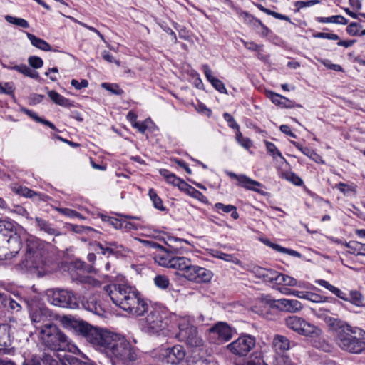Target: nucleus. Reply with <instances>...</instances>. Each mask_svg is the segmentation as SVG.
<instances>
[{
  "label": "nucleus",
  "mask_w": 365,
  "mask_h": 365,
  "mask_svg": "<svg viewBox=\"0 0 365 365\" xmlns=\"http://www.w3.org/2000/svg\"><path fill=\"white\" fill-rule=\"evenodd\" d=\"M76 323L78 331L86 340L104 351L113 363L127 364L136 359L134 349L123 336L84 322Z\"/></svg>",
  "instance_id": "f257e3e1"
},
{
  "label": "nucleus",
  "mask_w": 365,
  "mask_h": 365,
  "mask_svg": "<svg viewBox=\"0 0 365 365\" xmlns=\"http://www.w3.org/2000/svg\"><path fill=\"white\" fill-rule=\"evenodd\" d=\"M104 289L115 304L133 316H142L148 310V304L134 287L114 284Z\"/></svg>",
  "instance_id": "f03ea898"
},
{
  "label": "nucleus",
  "mask_w": 365,
  "mask_h": 365,
  "mask_svg": "<svg viewBox=\"0 0 365 365\" xmlns=\"http://www.w3.org/2000/svg\"><path fill=\"white\" fill-rule=\"evenodd\" d=\"M324 322L334 332L338 346L344 351L351 354H360L365 351V341L354 334L365 333L362 329L352 327L346 322L331 317H325Z\"/></svg>",
  "instance_id": "7ed1b4c3"
},
{
  "label": "nucleus",
  "mask_w": 365,
  "mask_h": 365,
  "mask_svg": "<svg viewBox=\"0 0 365 365\" xmlns=\"http://www.w3.org/2000/svg\"><path fill=\"white\" fill-rule=\"evenodd\" d=\"M44 242L34 236L30 235L26 239V251L22 263L25 268L36 272L38 277L50 272Z\"/></svg>",
  "instance_id": "20e7f679"
},
{
  "label": "nucleus",
  "mask_w": 365,
  "mask_h": 365,
  "mask_svg": "<svg viewBox=\"0 0 365 365\" xmlns=\"http://www.w3.org/2000/svg\"><path fill=\"white\" fill-rule=\"evenodd\" d=\"M40 336L43 344L51 350L68 349V337L53 324L41 329Z\"/></svg>",
  "instance_id": "39448f33"
},
{
  "label": "nucleus",
  "mask_w": 365,
  "mask_h": 365,
  "mask_svg": "<svg viewBox=\"0 0 365 365\" xmlns=\"http://www.w3.org/2000/svg\"><path fill=\"white\" fill-rule=\"evenodd\" d=\"M138 240L145 245H148L151 247L160 248V250L158 253H157L155 255L154 259L155 262H157L159 265L168 268L172 267L175 255L180 254L182 252V250L183 249V246L182 245V244H189L188 242L186 240L178 239L175 241L180 243V247H171L170 250H165V248L162 247L160 245H159L155 242L140 239H138Z\"/></svg>",
  "instance_id": "423d86ee"
},
{
  "label": "nucleus",
  "mask_w": 365,
  "mask_h": 365,
  "mask_svg": "<svg viewBox=\"0 0 365 365\" xmlns=\"http://www.w3.org/2000/svg\"><path fill=\"white\" fill-rule=\"evenodd\" d=\"M178 329L179 340L185 342L188 346L197 348L204 345V340L198 334L197 328L191 324L189 319L181 318L178 322Z\"/></svg>",
  "instance_id": "0eeeda50"
},
{
  "label": "nucleus",
  "mask_w": 365,
  "mask_h": 365,
  "mask_svg": "<svg viewBox=\"0 0 365 365\" xmlns=\"http://www.w3.org/2000/svg\"><path fill=\"white\" fill-rule=\"evenodd\" d=\"M285 324L288 328L304 336L317 337L322 332L319 328L297 316L286 318Z\"/></svg>",
  "instance_id": "6e6552de"
},
{
  "label": "nucleus",
  "mask_w": 365,
  "mask_h": 365,
  "mask_svg": "<svg viewBox=\"0 0 365 365\" xmlns=\"http://www.w3.org/2000/svg\"><path fill=\"white\" fill-rule=\"evenodd\" d=\"M50 303L63 308L74 309L77 307L76 297L72 292L61 289H53L47 291Z\"/></svg>",
  "instance_id": "1a4fd4ad"
},
{
  "label": "nucleus",
  "mask_w": 365,
  "mask_h": 365,
  "mask_svg": "<svg viewBox=\"0 0 365 365\" xmlns=\"http://www.w3.org/2000/svg\"><path fill=\"white\" fill-rule=\"evenodd\" d=\"M255 346V339L250 335H243L227 346L234 354L242 356L247 355Z\"/></svg>",
  "instance_id": "9d476101"
},
{
  "label": "nucleus",
  "mask_w": 365,
  "mask_h": 365,
  "mask_svg": "<svg viewBox=\"0 0 365 365\" xmlns=\"http://www.w3.org/2000/svg\"><path fill=\"white\" fill-rule=\"evenodd\" d=\"M210 340L216 344L229 341L232 338V329L225 322H219L208 329Z\"/></svg>",
  "instance_id": "9b49d317"
},
{
  "label": "nucleus",
  "mask_w": 365,
  "mask_h": 365,
  "mask_svg": "<svg viewBox=\"0 0 365 365\" xmlns=\"http://www.w3.org/2000/svg\"><path fill=\"white\" fill-rule=\"evenodd\" d=\"M19 237H14L0 240V259H8L14 257L21 250Z\"/></svg>",
  "instance_id": "f8f14e48"
},
{
  "label": "nucleus",
  "mask_w": 365,
  "mask_h": 365,
  "mask_svg": "<svg viewBox=\"0 0 365 365\" xmlns=\"http://www.w3.org/2000/svg\"><path fill=\"white\" fill-rule=\"evenodd\" d=\"M165 326L166 322L163 321L160 312L158 310H152L145 318L143 329L148 333L154 334L163 329Z\"/></svg>",
  "instance_id": "ddd939ff"
},
{
  "label": "nucleus",
  "mask_w": 365,
  "mask_h": 365,
  "mask_svg": "<svg viewBox=\"0 0 365 365\" xmlns=\"http://www.w3.org/2000/svg\"><path fill=\"white\" fill-rule=\"evenodd\" d=\"M25 230L22 227L17 225L15 222L9 220H0V240L14 237H19Z\"/></svg>",
  "instance_id": "4468645a"
},
{
  "label": "nucleus",
  "mask_w": 365,
  "mask_h": 365,
  "mask_svg": "<svg viewBox=\"0 0 365 365\" xmlns=\"http://www.w3.org/2000/svg\"><path fill=\"white\" fill-rule=\"evenodd\" d=\"M30 317L32 323L40 332L44 327L53 324V323L51 322V314L47 309L39 308L35 309L31 313Z\"/></svg>",
  "instance_id": "2eb2a0df"
},
{
  "label": "nucleus",
  "mask_w": 365,
  "mask_h": 365,
  "mask_svg": "<svg viewBox=\"0 0 365 365\" xmlns=\"http://www.w3.org/2000/svg\"><path fill=\"white\" fill-rule=\"evenodd\" d=\"M96 247L101 250V253L108 257L110 255H125L128 250L122 245L115 242L106 241L103 243L96 242Z\"/></svg>",
  "instance_id": "dca6fc26"
},
{
  "label": "nucleus",
  "mask_w": 365,
  "mask_h": 365,
  "mask_svg": "<svg viewBox=\"0 0 365 365\" xmlns=\"http://www.w3.org/2000/svg\"><path fill=\"white\" fill-rule=\"evenodd\" d=\"M274 307L282 312L295 313L302 309L303 306L297 299H280L274 302Z\"/></svg>",
  "instance_id": "f3484780"
},
{
  "label": "nucleus",
  "mask_w": 365,
  "mask_h": 365,
  "mask_svg": "<svg viewBox=\"0 0 365 365\" xmlns=\"http://www.w3.org/2000/svg\"><path fill=\"white\" fill-rule=\"evenodd\" d=\"M202 68L207 81L212 85V86L222 93H227V91L225 84L220 79L212 76V72L208 65H203Z\"/></svg>",
  "instance_id": "a211bd4d"
},
{
  "label": "nucleus",
  "mask_w": 365,
  "mask_h": 365,
  "mask_svg": "<svg viewBox=\"0 0 365 365\" xmlns=\"http://www.w3.org/2000/svg\"><path fill=\"white\" fill-rule=\"evenodd\" d=\"M267 96L272 101V102L281 108H291L294 106V103L287 98L274 93L272 91H266Z\"/></svg>",
  "instance_id": "6ab92c4d"
},
{
  "label": "nucleus",
  "mask_w": 365,
  "mask_h": 365,
  "mask_svg": "<svg viewBox=\"0 0 365 365\" xmlns=\"http://www.w3.org/2000/svg\"><path fill=\"white\" fill-rule=\"evenodd\" d=\"M251 272L258 278L267 282H274L276 271L267 269L258 266H254Z\"/></svg>",
  "instance_id": "aec40b11"
},
{
  "label": "nucleus",
  "mask_w": 365,
  "mask_h": 365,
  "mask_svg": "<svg viewBox=\"0 0 365 365\" xmlns=\"http://www.w3.org/2000/svg\"><path fill=\"white\" fill-rule=\"evenodd\" d=\"M0 305L11 312L21 311V304L5 293L0 292Z\"/></svg>",
  "instance_id": "412c9836"
},
{
  "label": "nucleus",
  "mask_w": 365,
  "mask_h": 365,
  "mask_svg": "<svg viewBox=\"0 0 365 365\" xmlns=\"http://www.w3.org/2000/svg\"><path fill=\"white\" fill-rule=\"evenodd\" d=\"M185 356V351L181 345L174 346L168 354V360L171 364H178Z\"/></svg>",
  "instance_id": "4be33fe9"
},
{
  "label": "nucleus",
  "mask_w": 365,
  "mask_h": 365,
  "mask_svg": "<svg viewBox=\"0 0 365 365\" xmlns=\"http://www.w3.org/2000/svg\"><path fill=\"white\" fill-rule=\"evenodd\" d=\"M160 174L165 179V180L175 186H178L180 189H185L188 185L180 178L175 176V174L170 173L166 169L160 170Z\"/></svg>",
  "instance_id": "5701e85b"
},
{
  "label": "nucleus",
  "mask_w": 365,
  "mask_h": 365,
  "mask_svg": "<svg viewBox=\"0 0 365 365\" xmlns=\"http://www.w3.org/2000/svg\"><path fill=\"white\" fill-rule=\"evenodd\" d=\"M272 346L275 351L279 354V352H284L289 349L290 341L287 337L277 334L273 338Z\"/></svg>",
  "instance_id": "b1692460"
},
{
  "label": "nucleus",
  "mask_w": 365,
  "mask_h": 365,
  "mask_svg": "<svg viewBox=\"0 0 365 365\" xmlns=\"http://www.w3.org/2000/svg\"><path fill=\"white\" fill-rule=\"evenodd\" d=\"M191 264L192 263L190 259L185 257L177 256V255H175L171 268L182 271L183 272V276H185L187 270Z\"/></svg>",
  "instance_id": "393cba45"
},
{
  "label": "nucleus",
  "mask_w": 365,
  "mask_h": 365,
  "mask_svg": "<svg viewBox=\"0 0 365 365\" xmlns=\"http://www.w3.org/2000/svg\"><path fill=\"white\" fill-rule=\"evenodd\" d=\"M239 185L247 190L260 192V190H258L257 187H261L262 185L258 181L254 180L243 175V176L240 177Z\"/></svg>",
  "instance_id": "a878e982"
},
{
  "label": "nucleus",
  "mask_w": 365,
  "mask_h": 365,
  "mask_svg": "<svg viewBox=\"0 0 365 365\" xmlns=\"http://www.w3.org/2000/svg\"><path fill=\"white\" fill-rule=\"evenodd\" d=\"M274 282L280 285H286L290 287L297 286V280L288 275L276 272Z\"/></svg>",
  "instance_id": "bb28decb"
},
{
  "label": "nucleus",
  "mask_w": 365,
  "mask_h": 365,
  "mask_svg": "<svg viewBox=\"0 0 365 365\" xmlns=\"http://www.w3.org/2000/svg\"><path fill=\"white\" fill-rule=\"evenodd\" d=\"M210 254L215 258H218L226 262H232L241 266L242 267H244L242 262L232 255L226 254L217 250H211Z\"/></svg>",
  "instance_id": "cd10ccee"
},
{
  "label": "nucleus",
  "mask_w": 365,
  "mask_h": 365,
  "mask_svg": "<svg viewBox=\"0 0 365 365\" xmlns=\"http://www.w3.org/2000/svg\"><path fill=\"white\" fill-rule=\"evenodd\" d=\"M316 282L319 285L329 289L330 292H331L333 294H334L339 298H340L344 301H349V298L346 297V294L344 292H343L339 289L335 287L334 286L331 285L327 281L324 280V279H319Z\"/></svg>",
  "instance_id": "c85d7f7f"
},
{
  "label": "nucleus",
  "mask_w": 365,
  "mask_h": 365,
  "mask_svg": "<svg viewBox=\"0 0 365 365\" xmlns=\"http://www.w3.org/2000/svg\"><path fill=\"white\" fill-rule=\"evenodd\" d=\"M26 36L34 46L44 51H51V46L44 40L37 38L30 33H26Z\"/></svg>",
  "instance_id": "c756f323"
},
{
  "label": "nucleus",
  "mask_w": 365,
  "mask_h": 365,
  "mask_svg": "<svg viewBox=\"0 0 365 365\" xmlns=\"http://www.w3.org/2000/svg\"><path fill=\"white\" fill-rule=\"evenodd\" d=\"M17 192L20 195H22L24 197H29V198L36 197L38 200H41V201H46V199L48 198V196H46V195L41 194V193H37L26 187H20L18 189Z\"/></svg>",
  "instance_id": "7c9ffc66"
},
{
  "label": "nucleus",
  "mask_w": 365,
  "mask_h": 365,
  "mask_svg": "<svg viewBox=\"0 0 365 365\" xmlns=\"http://www.w3.org/2000/svg\"><path fill=\"white\" fill-rule=\"evenodd\" d=\"M10 327L8 324H0V346L6 347L10 346Z\"/></svg>",
  "instance_id": "2f4dec72"
},
{
  "label": "nucleus",
  "mask_w": 365,
  "mask_h": 365,
  "mask_svg": "<svg viewBox=\"0 0 365 365\" xmlns=\"http://www.w3.org/2000/svg\"><path fill=\"white\" fill-rule=\"evenodd\" d=\"M35 220L40 230H43L44 232L51 235H59V232L55 228H53L52 225L49 224L47 221L38 217H36Z\"/></svg>",
  "instance_id": "473e14b6"
},
{
  "label": "nucleus",
  "mask_w": 365,
  "mask_h": 365,
  "mask_svg": "<svg viewBox=\"0 0 365 365\" xmlns=\"http://www.w3.org/2000/svg\"><path fill=\"white\" fill-rule=\"evenodd\" d=\"M245 20L247 21L250 24H252L253 26L255 28L260 27L261 28V34L264 36L268 35L269 30L259 20L255 19L252 16L248 15V14H245Z\"/></svg>",
  "instance_id": "72a5a7b5"
},
{
  "label": "nucleus",
  "mask_w": 365,
  "mask_h": 365,
  "mask_svg": "<svg viewBox=\"0 0 365 365\" xmlns=\"http://www.w3.org/2000/svg\"><path fill=\"white\" fill-rule=\"evenodd\" d=\"M48 95L51 100L57 105L62 106H68L70 104L69 101L67 98L60 95L55 91H49L48 92Z\"/></svg>",
  "instance_id": "f704fd0d"
},
{
  "label": "nucleus",
  "mask_w": 365,
  "mask_h": 365,
  "mask_svg": "<svg viewBox=\"0 0 365 365\" xmlns=\"http://www.w3.org/2000/svg\"><path fill=\"white\" fill-rule=\"evenodd\" d=\"M317 21L321 23H336L343 25L348 23L347 19L340 15L332 16L330 17H317Z\"/></svg>",
  "instance_id": "c9c22d12"
},
{
  "label": "nucleus",
  "mask_w": 365,
  "mask_h": 365,
  "mask_svg": "<svg viewBox=\"0 0 365 365\" xmlns=\"http://www.w3.org/2000/svg\"><path fill=\"white\" fill-rule=\"evenodd\" d=\"M212 273L211 271L200 267V269H198V273L195 282L197 283L208 282L212 279Z\"/></svg>",
  "instance_id": "e433bc0d"
},
{
  "label": "nucleus",
  "mask_w": 365,
  "mask_h": 365,
  "mask_svg": "<svg viewBox=\"0 0 365 365\" xmlns=\"http://www.w3.org/2000/svg\"><path fill=\"white\" fill-rule=\"evenodd\" d=\"M215 207L217 210H222L224 212L228 213L232 212L231 216L233 219L237 220L239 217V215L237 212L236 207L231 205H224L222 203L218 202L216 203Z\"/></svg>",
  "instance_id": "4c0bfd02"
},
{
  "label": "nucleus",
  "mask_w": 365,
  "mask_h": 365,
  "mask_svg": "<svg viewBox=\"0 0 365 365\" xmlns=\"http://www.w3.org/2000/svg\"><path fill=\"white\" fill-rule=\"evenodd\" d=\"M273 365H296L290 358L285 354H277L274 356Z\"/></svg>",
  "instance_id": "58836bf2"
},
{
  "label": "nucleus",
  "mask_w": 365,
  "mask_h": 365,
  "mask_svg": "<svg viewBox=\"0 0 365 365\" xmlns=\"http://www.w3.org/2000/svg\"><path fill=\"white\" fill-rule=\"evenodd\" d=\"M148 195L152 200L153 205L155 208L160 210H164L165 207L163 205V202L161 199L158 197L156 192L153 189H150L148 192Z\"/></svg>",
  "instance_id": "ea45409f"
},
{
  "label": "nucleus",
  "mask_w": 365,
  "mask_h": 365,
  "mask_svg": "<svg viewBox=\"0 0 365 365\" xmlns=\"http://www.w3.org/2000/svg\"><path fill=\"white\" fill-rule=\"evenodd\" d=\"M5 19L9 23L22 28H28L29 26L28 21L24 19L16 18L9 15L6 16Z\"/></svg>",
  "instance_id": "a19ab883"
},
{
  "label": "nucleus",
  "mask_w": 365,
  "mask_h": 365,
  "mask_svg": "<svg viewBox=\"0 0 365 365\" xmlns=\"http://www.w3.org/2000/svg\"><path fill=\"white\" fill-rule=\"evenodd\" d=\"M56 210L59 213L68 216L69 217H78L80 219H84V217L80 213L69 208L58 207L56 208Z\"/></svg>",
  "instance_id": "79ce46f5"
},
{
  "label": "nucleus",
  "mask_w": 365,
  "mask_h": 365,
  "mask_svg": "<svg viewBox=\"0 0 365 365\" xmlns=\"http://www.w3.org/2000/svg\"><path fill=\"white\" fill-rule=\"evenodd\" d=\"M198 269H200L199 266L191 264L184 277L190 281L195 282Z\"/></svg>",
  "instance_id": "37998d69"
},
{
  "label": "nucleus",
  "mask_w": 365,
  "mask_h": 365,
  "mask_svg": "<svg viewBox=\"0 0 365 365\" xmlns=\"http://www.w3.org/2000/svg\"><path fill=\"white\" fill-rule=\"evenodd\" d=\"M267 151L275 158L277 156L279 157L282 160L285 161L284 158L282 155L280 151L277 148L275 145L270 142L266 143Z\"/></svg>",
  "instance_id": "c03bdc74"
},
{
  "label": "nucleus",
  "mask_w": 365,
  "mask_h": 365,
  "mask_svg": "<svg viewBox=\"0 0 365 365\" xmlns=\"http://www.w3.org/2000/svg\"><path fill=\"white\" fill-rule=\"evenodd\" d=\"M282 177L296 185H301L303 182L300 178L292 172L283 173Z\"/></svg>",
  "instance_id": "a18cd8bd"
},
{
  "label": "nucleus",
  "mask_w": 365,
  "mask_h": 365,
  "mask_svg": "<svg viewBox=\"0 0 365 365\" xmlns=\"http://www.w3.org/2000/svg\"><path fill=\"white\" fill-rule=\"evenodd\" d=\"M102 87L115 95H120L123 93V91L117 84L103 83Z\"/></svg>",
  "instance_id": "49530a36"
},
{
  "label": "nucleus",
  "mask_w": 365,
  "mask_h": 365,
  "mask_svg": "<svg viewBox=\"0 0 365 365\" xmlns=\"http://www.w3.org/2000/svg\"><path fill=\"white\" fill-rule=\"evenodd\" d=\"M29 64L34 68H40L43 66V60L38 56H32L28 59Z\"/></svg>",
  "instance_id": "de8ad7c7"
},
{
  "label": "nucleus",
  "mask_w": 365,
  "mask_h": 365,
  "mask_svg": "<svg viewBox=\"0 0 365 365\" xmlns=\"http://www.w3.org/2000/svg\"><path fill=\"white\" fill-rule=\"evenodd\" d=\"M362 295L357 291H351L350 292V299L349 301L352 304L359 306L362 302Z\"/></svg>",
  "instance_id": "09e8293b"
},
{
  "label": "nucleus",
  "mask_w": 365,
  "mask_h": 365,
  "mask_svg": "<svg viewBox=\"0 0 365 365\" xmlns=\"http://www.w3.org/2000/svg\"><path fill=\"white\" fill-rule=\"evenodd\" d=\"M155 283L158 287L165 289L168 287L169 280L165 276L158 275L155 278Z\"/></svg>",
  "instance_id": "8fccbe9b"
},
{
  "label": "nucleus",
  "mask_w": 365,
  "mask_h": 365,
  "mask_svg": "<svg viewBox=\"0 0 365 365\" xmlns=\"http://www.w3.org/2000/svg\"><path fill=\"white\" fill-rule=\"evenodd\" d=\"M40 361L43 362V365H58V361L46 353L43 354L42 356L40 357Z\"/></svg>",
  "instance_id": "3c124183"
},
{
  "label": "nucleus",
  "mask_w": 365,
  "mask_h": 365,
  "mask_svg": "<svg viewBox=\"0 0 365 365\" xmlns=\"http://www.w3.org/2000/svg\"><path fill=\"white\" fill-rule=\"evenodd\" d=\"M360 25L358 23H351L346 28L347 33L351 36H358L359 32Z\"/></svg>",
  "instance_id": "603ef678"
},
{
  "label": "nucleus",
  "mask_w": 365,
  "mask_h": 365,
  "mask_svg": "<svg viewBox=\"0 0 365 365\" xmlns=\"http://www.w3.org/2000/svg\"><path fill=\"white\" fill-rule=\"evenodd\" d=\"M71 20H73L74 22L78 24L79 25L88 29V30L96 33L103 41H105L104 36L98 31L96 29H95L93 26H88L81 21H78L77 19H74L73 17H70Z\"/></svg>",
  "instance_id": "864d4df0"
},
{
  "label": "nucleus",
  "mask_w": 365,
  "mask_h": 365,
  "mask_svg": "<svg viewBox=\"0 0 365 365\" xmlns=\"http://www.w3.org/2000/svg\"><path fill=\"white\" fill-rule=\"evenodd\" d=\"M22 74H24L26 76H29L33 79H38L39 78L38 73L36 71L32 70L26 65L24 66Z\"/></svg>",
  "instance_id": "5fc2aeb1"
},
{
  "label": "nucleus",
  "mask_w": 365,
  "mask_h": 365,
  "mask_svg": "<svg viewBox=\"0 0 365 365\" xmlns=\"http://www.w3.org/2000/svg\"><path fill=\"white\" fill-rule=\"evenodd\" d=\"M314 37L319 38H327L330 40H338L339 38V36L334 34H328L324 32H319L314 34Z\"/></svg>",
  "instance_id": "6e6d98bb"
},
{
  "label": "nucleus",
  "mask_w": 365,
  "mask_h": 365,
  "mask_svg": "<svg viewBox=\"0 0 365 365\" xmlns=\"http://www.w3.org/2000/svg\"><path fill=\"white\" fill-rule=\"evenodd\" d=\"M246 365H268L264 360L261 357V356H256L255 357H252L247 362Z\"/></svg>",
  "instance_id": "4d7b16f0"
},
{
  "label": "nucleus",
  "mask_w": 365,
  "mask_h": 365,
  "mask_svg": "<svg viewBox=\"0 0 365 365\" xmlns=\"http://www.w3.org/2000/svg\"><path fill=\"white\" fill-rule=\"evenodd\" d=\"M237 140L238 143L244 148H249L251 146V141L248 138H245L240 133L237 134Z\"/></svg>",
  "instance_id": "13d9d810"
},
{
  "label": "nucleus",
  "mask_w": 365,
  "mask_h": 365,
  "mask_svg": "<svg viewBox=\"0 0 365 365\" xmlns=\"http://www.w3.org/2000/svg\"><path fill=\"white\" fill-rule=\"evenodd\" d=\"M71 84L77 90H80L83 88H86L88 86V82L86 79L81 80V82H78L76 79H72Z\"/></svg>",
  "instance_id": "bf43d9fd"
},
{
  "label": "nucleus",
  "mask_w": 365,
  "mask_h": 365,
  "mask_svg": "<svg viewBox=\"0 0 365 365\" xmlns=\"http://www.w3.org/2000/svg\"><path fill=\"white\" fill-rule=\"evenodd\" d=\"M223 116L225 120L229 123L230 128L239 130V125L230 114L225 113H224Z\"/></svg>",
  "instance_id": "052dcab7"
},
{
  "label": "nucleus",
  "mask_w": 365,
  "mask_h": 365,
  "mask_svg": "<svg viewBox=\"0 0 365 365\" xmlns=\"http://www.w3.org/2000/svg\"><path fill=\"white\" fill-rule=\"evenodd\" d=\"M68 362L70 365H96V364L91 361H83L76 357H71Z\"/></svg>",
  "instance_id": "680f3d73"
},
{
  "label": "nucleus",
  "mask_w": 365,
  "mask_h": 365,
  "mask_svg": "<svg viewBox=\"0 0 365 365\" xmlns=\"http://www.w3.org/2000/svg\"><path fill=\"white\" fill-rule=\"evenodd\" d=\"M306 299L315 303L324 302L322 296L312 292H307Z\"/></svg>",
  "instance_id": "e2e57ef3"
},
{
  "label": "nucleus",
  "mask_w": 365,
  "mask_h": 365,
  "mask_svg": "<svg viewBox=\"0 0 365 365\" xmlns=\"http://www.w3.org/2000/svg\"><path fill=\"white\" fill-rule=\"evenodd\" d=\"M106 220L112 225L115 229H123L124 222L115 218L106 217ZM106 220V219H103Z\"/></svg>",
  "instance_id": "0e129e2a"
},
{
  "label": "nucleus",
  "mask_w": 365,
  "mask_h": 365,
  "mask_svg": "<svg viewBox=\"0 0 365 365\" xmlns=\"http://www.w3.org/2000/svg\"><path fill=\"white\" fill-rule=\"evenodd\" d=\"M22 365H41L40 357L33 355L30 359H25Z\"/></svg>",
  "instance_id": "69168bd1"
},
{
  "label": "nucleus",
  "mask_w": 365,
  "mask_h": 365,
  "mask_svg": "<svg viewBox=\"0 0 365 365\" xmlns=\"http://www.w3.org/2000/svg\"><path fill=\"white\" fill-rule=\"evenodd\" d=\"M72 230L76 233H83L88 231H94L90 227H84L81 225H72Z\"/></svg>",
  "instance_id": "338daca9"
},
{
  "label": "nucleus",
  "mask_w": 365,
  "mask_h": 365,
  "mask_svg": "<svg viewBox=\"0 0 365 365\" xmlns=\"http://www.w3.org/2000/svg\"><path fill=\"white\" fill-rule=\"evenodd\" d=\"M355 245L354 250L357 251L356 253L357 255H365V244L360 242H354Z\"/></svg>",
  "instance_id": "774afa93"
}]
</instances>
